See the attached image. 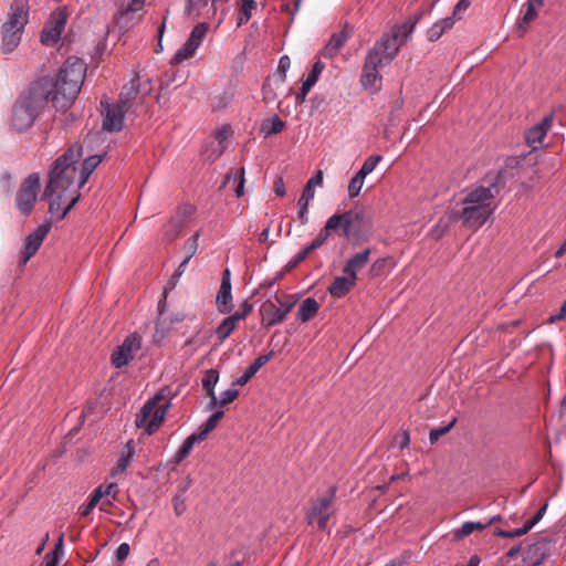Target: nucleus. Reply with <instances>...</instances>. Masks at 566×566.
Listing matches in <instances>:
<instances>
[{
    "label": "nucleus",
    "mask_w": 566,
    "mask_h": 566,
    "mask_svg": "<svg viewBox=\"0 0 566 566\" xmlns=\"http://www.w3.org/2000/svg\"><path fill=\"white\" fill-rule=\"evenodd\" d=\"M85 73V63L72 56L65 61L56 78L42 77L33 82L13 107L12 127L18 132L28 129L49 99L56 111L71 107L81 91Z\"/></svg>",
    "instance_id": "1"
},
{
    "label": "nucleus",
    "mask_w": 566,
    "mask_h": 566,
    "mask_svg": "<svg viewBox=\"0 0 566 566\" xmlns=\"http://www.w3.org/2000/svg\"><path fill=\"white\" fill-rule=\"evenodd\" d=\"M83 155V148L78 144L72 145L63 155L53 163L49 175V181L43 192V199L49 201V211L59 213L63 219L80 199L78 161Z\"/></svg>",
    "instance_id": "2"
},
{
    "label": "nucleus",
    "mask_w": 566,
    "mask_h": 566,
    "mask_svg": "<svg viewBox=\"0 0 566 566\" xmlns=\"http://www.w3.org/2000/svg\"><path fill=\"white\" fill-rule=\"evenodd\" d=\"M419 19L420 17H416L394 25L389 32L382 33L375 42L365 57L359 78L365 90L376 93L381 88L380 70L394 61L399 49L409 40Z\"/></svg>",
    "instance_id": "3"
},
{
    "label": "nucleus",
    "mask_w": 566,
    "mask_h": 566,
    "mask_svg": "<svg viewBox=\"0 0 566 566\" xmlns=\"http://www.w3.org/2000/svg\"><path fill=\"white\" fill-rule=\"evenodd\" d=\"M499 179L500 175H496L488 187L479 186L469 191L462 200L463 209L453 212L451 217L460 219L467 228H481L495 211L494 198L499 192Z\"/></svg>",
    "instance_id": "4"
},
{
    "label": "nucleus",
    "mask_w": 566,
    "mask_h": 566,
    "mask_svg": "<svg viewBox=\"0 0 566 566\" xmlns=\"http://www.w3.org/2000/svg\"><path fill=\"white\" fill-rule=\"evenodd\" d=\"M29 0H13L8 19L2 25V50L12 52L20 43L24 27L29 22Z\"/></svg>",
    "instance_id": "5"
},
{
    "label": "nucleus",
    "mask_w": 566,
    "mask_h": 566,
    "mask_svg": "<svg viewBox=\"0 0 566 566\" xmlns=\"http://www.w3.org/2000/svg\"><path fill=\"white\" fill-rule=\"evenodd\" d=\"M169 408L170 402L158 392L142 407L135 423L138 428L145 429L147 434H151L161 426Z\"/></svg>",
    "instance_id": "6"
},
{
    "label": "nucleus",
    "mask_w": 566,
    "mask_h": 566,
    "mask_svg": "<svg viewBox=\"0 0 566 566\" xmlns=\"http://www.w3.org/2000/svg\"><path fill=\"white\" fill-rule=\"evenodd\" d=\"M295 304L294 295L275 294L273 300H268L260 307L262 324L266 327L281 324Z\"/></svg>",
    "instance_id": "7"
},
{
    "label": "nucleus",
    "mask_w": 566,
    "mask_h": 566,
    "mask_svg": "<svg viewBox=\"0 0 566 566\" xmlns=\"http://www.w3.org/2000/svg\"><path fill=\"white\" fill-rule=\"evenodd\" d=\"M336 488L331 486L327 493L315 500L306 513V520L310 525L316 524L318 530H325L327 522L334 513V500Z\"/></svg>",
    "instance_id": "8"
},
{
    "label": "nucleus",
    "mask_w": 566,
    "mask_h": 566,
    "mask_svg": "<svg viewBox=\"0 0 566 566\" xmlns=\"http://www.w3.org/2000/svg\"><path fill=\"white\" fill-rule=\"evenodd\" d=\"M209 29L210 25L207 22H200L195 25L187 41L176 51L171 57L170 64L178 65L184 61L191 59L206 39Z\"/></svg>",
    "instance_id": "9"
},
{
    "label": "nucleus",
    "mask_w": 566,
    "mask_h": 566,
    "mask_svg": "<svg viewBox=\"0 0 566 566\" xmlns=\"http://www.w3.org/2000/svg\"><path fill=\"white\" fill-rule=\"evenodd\" d=\"M40 189V176L39 174H31L21 184L17 197V208L25 216H28L36 201L38 192Z\"/></svg>",
    "instance_id": "10"
},
{
    "label": "nucleus",
    "mask_w": 566,
    "mask_h": 566,
    "mask_svg": "<svg viewBox=\"0 0 566 566\" xmlns=\"http://www.w3.org/2000/svg\"><path fill=\"white\" fill-rule=\"evenodd\" d=\"M66 21L67 12L65 8L54 10L41 33V42L45 45L55 44L64 30Z\"/></svg>",
    "instance_id": "11"
},
{
    "label": "nucleus",
    "mask_w": 566,
    "mask_h": 566,
    "mask_svg": "<svg viewBox=\"0 0 566 566\" xmlns=\"http://www.w3.org/2000/svg\"><path fill=\"white\" fill-rule=\"evenodd\" d=\"M142 346V338L136 333L128 335L122 345L117 346L113 352L111 360L116 368L126 366L136 354L139 352Z\"/></svg>",
    "instance_id": "12"
},
{
    "label": "nucleus",
    "mask_w": 566,
    "mask_h": 566,
    "mask_svg": "<svg viewBox=\"0 0 566 566\" xmlns=\"http://www.w3.org/2000/svg\"><path fill=\"white\" fill-rule=\"evenodd\" d=\"M101 106L103 108L102 113L104 115L102 123L103 129L109 133L122 130L124 125V116L128 111L126 108H122L119 104L109 105L104 101L101 102Z\"/></svg>",
    "instance_id": "13"
},
{
    "label": "nucleus",
    "mask_w": 566,
    "mask_h": 566,
    "mask_svg": "<svg viewBox=\"0 0 566 566\" xmlns=\"http://www.w3.org/2000/svg\"><path fill=\"white\" fill-rule=\"evenodd\" d=\"M348 221L353 231V239L360 238L371 231L373 222L369 210L355 208L347 211Z\"/></svg>",
    "instance_id": "14"
},
{
    "label": "nucleus",
    "mask_w": 566,
    "mask_h": 566,
    "mask_svg": "<svg viewBox=\"0 0 566 566\" xmlns=\"http://www.w3.org/2000/svg\"><path fill=\"white\" fill-rule=\"evenodd\" d=\"M50 229V223H43L27 237L22 250L21 263L25 264L36 253Z\"/></svg>",
    "instance_id": "15"
},
{
    "label": "nucleus",
    "mask_w": 566,
    "mask_h": 566,
    "mask_svg": "<svg viewBox=\"0 0 566 566\" xmlns=\"http://www.w3.org/2000/svg\"><path fill=\"white\" fill-rule=\"evenodd\" d=\"M231 273L226 269L222 273L221 284L217 293L216 303L218 311L222 314H228L232 311V293H231Z\"/></svg>",
    "instance_id": "16"
},
{
    "label": "nucleus",
    "mask_w": 566,
    "mask_h": 566,
    "mask_svg": "<svg viewBox=\"0 0 566 566\" xmlns=\"http://www.w3.org/2000/svg\"><path fill=\"white\" fill-rule=\"evenodd\" d=\"M553 125V115H547L545 116L541 123L534 125L533 127H531L527 133L525 134V140L527 143V145L530 147H532L533 149H537L547 132L551 129Z\"/></svg>",
    "instance_id": "17"
},
{
    "label": "nucleus",
    "mask_w": 566,
    "mask_h": 566,
    "mask_svg": "<svg viewBox=\"0 0 566 566\" xmlns=\"http://www.w3.org/2000/svg\"><path fill=\"white\" fill-rule=\"evenodd\" d=\"M325 229L329 232H336L346 239H353L350 221H348L347 211L344 213H335L329 217L325 223Z\"/></svg>",
    "instance_id": "18"
},
{
    "label": "nucleus",
    "mask_w": 566,
    "mask_h": 566,
    "mask_svg": "<svg viewBox=\"0 0 566 566\" xmlns=\"http://www.w3.org/2000/svg\"><path fill=\"white\" fill-rule=\"evenodd\" d=\"M138 94L139 86L138 77L136 76L132 78L128 84L123 86L117 104H119L122 108L129 111L138 98Z\"/></svg>",
    "instance_id": "19"
},
{
    "label": "nucleus",
    "mask_w": 566,
    "mask_h": 566,
    "mask_svg": "<svg viewBox=\"0 0 566 566\" xmlns=\"http://www.w3.org/2000/svg\"><path fill=\"white\" fill-rule=\"evenodd\" d=\"M370 256V249H365L356 254H354L346 262L343 273L353 276L357 281V272L360 271L368 263Z\"/></svg>",
    "instance_id": "20"
},
{
    "label": "nucleus",
    "mask_w": 566,
    "mask_h": 566,
    "mask_svg": "<svg viewBox=\"0 0 566 566\" xmlns=\"http://www.w3.org/2000/svg\"><path fill=\"white\" fill-rule=\"evenodd\" d=\"M544 1L545 0H527L523 7V14L517 22L518 30L525 32L526 27L537 18L538 11L544 6Z\"/></svg>",
    "instance_id": "21"
},
{
    "label": "nucleus",
    "mask_w": 566,
    "mask_h": 566,
    "mask_svg": "<svg viewBox=\"0 0 566 566\" xmlns=\"http://www.w3.org/2000/svg\"><path fill=\"white\" fill-rule=\"evenodd\" d=\"M356 284V280L348 274L336 276L328 287V292L334 297L345 296Z\"/></svg>",
    "instance_id": "22"
},
{
    "label": "nucleus",
    "mask_w": 566,
    "mask_h": 566,
    "mask_svg": "<svg viewBox=\"0 0 566 566\" xmlns=\"http://www.w3.org/2000/svg\"><path fill=\"white\" fill-rule=\"evenodd\" d=\"M319 311L318 302L313 297H307L302 301L296 312V319L300 323L311 321Z\"/></svg>",
    "instance_id": "23"
},
{
    "label": "nucleus",
    "mask_w": 566,
    "mask_h": 566,
    "mask_svg": "<svg viewBox=\"0 0 566 566\" xmlns=\"http://www.w3.org/2000/svg\"><path fill=\"white\" fill-rule=\"evenodd\" d=\"M244 168L241 167L235 171H230L224 175L223 180L220 185V189H224L229 184L235 185L234 192L237 197H241L244 193Z\"/></svg>",
    "instance_id": "24"
},
{
    "label": "nucleus",
    "mask_w": 566,
    "mask_h": 566,
    "mask_svg": "<svg viewBox=\"0 0 566 566\" xmlns=\"http://www.w3.org/2000/svg\"><path fill=\"white\" fill-rule=\"evenodd\" d=\"M272 354L273 353L271 352L255 358L244 373L235 379L234 385L244 386L258 373V370L271 359Z\"/></svg>",
    "instance_id": "25"
},
{
    "label": "nucleus",
    "mask_w": 566,
    "mask_h": 566,
    "mask_svg": "<svg viewBox=\"0 0 566 566\" xmlns=\"http://www.w3.org/2000/svg\"><path fill=\"white\" fill-rule=\"evenodd\" d=\"M347 40H348V34L345 31H340L338 33L333 34L331 36L328 43L323 49L322 54L325 57L336 56Z\"/></svg>",
    "instance_id": "26"
},
{
    "label": "nucleus",
    "mask_w": 566,
    "mask_h": 566,
    "mask_svg": "<svg viewBox=\"0 0 566 566\" xmlns=\"http://www.w3.org/2000/svg\"><path fill=\"white\" fill-rule=\"evenodd\" d=\"M453 24H454V19L448 18V17L433 23L427 30V39L431 42L439 40L446 31L450 30L453 27Z\"/></svg>",
    "instance_id": "27"
},
{
    "label": "nucleus",
    "mask_w": 566,
    "mask_h": 566,
    "mask_svg": "<svg viewBox=\"0 0 566 566\" xmlns=\"http://www.w3.org/2000/svg\"><path fill=\"white\" fill-rule=\"evenodd\" d=\"M203 441L202 436L198 433L190 434L182 443V446L178 449L176 454L172 458V462L175 464H179L182 460H185L189 453L191 452L196 442Z\"/></svg>",
    "instance_id": "28"
},
{
    "label": "nucleus",
    "mask_w": 566,
    "mask_h": 566,
    "mask_svg": "<svg viewBox=\"0 0 566 566\" xmlns=\"http://www.w3.org/2000/svg\"><path fill=\"white\" fill-rule=\"evenodd\" d=\"M102 161V156L94 155L87 157L83 164L81 165V168L78 167L80 171V185H85L91 174L94 171V169L99 165Z\"/></svg>",
    "instance_id": "29"
},
{
    "label": "nucleus",
    "mask_w": 566,
    "mask_h": 566,
    "mask_svg": "<svg viewBox=\"0 0 566 566\" xmlns=\"http://www.w3.org/2000/svg\"><path fill=\"white\" fill-rule=\"evenodd\" d=\"M135 453V444L133 440H129L126 446L125 450L122 452L116 467L113 469V474H120L125 472L127 467L129 465L130 459L133 458Z\"/></svg>",
    "instance_id": "30"
},
{
    "label": "nucleus",
    "mask_w": 566,
    "mask_h": 566,
    "mask_svg": "<svg viewBox=\"0 0 566 566\" xmlns=\"http://www.w3.org/2000/svg\"><path fill=\"white\" fill-rule=\"evenodd\" d=\"M63 541L64 533H60L54 551L48 553L39 566H57L59 558L63 555Z\"/></svg>",
    "instance_id": "31"
},
{
    "label": "nucleus",
    "mask_w": 566,
    "mask_h": 566,
    "mask_svg": "<svg viewBox=\"0 0 566 566\" xmlns=\"http://www.w3.org/2000/svg\"><path fill=\"white\" fill-rule=\"evenodd\" d=\"M284 126V122L277 115H273L272 117L263 120L261 125V133L264 136L279 134L283 130Z\"/></svg>",
    "instance_id": "32"
},
{
    "label": "nucleus",
    "mask_w": 566,
    "mask_h": 566,
    "mask_svg": "<svg viewBox=\"0 0 566 566\" xmlns=\"http://www.w3.org/2000/svg\"><path fill=\"white\" fill-rule=\"evenodd\" d=\"M488 528V524L481 522H465L462 526L454 531V538L457 541L469 536L474 531H483Z\"/></svg>",
    "instance_id": "33"
},
{
    "label": "nucleus",
    "mask_w": 566,
    "mask_h": 566,
    "mask_svg": "<svg viewBox=\"0 0 566 566\" xmlns=\"http://www.w3.org/2000/svg\"><path fill=\"white\" fill-rule=\"evenodd\" d=\"M237 324L238 323L232 318V316L226 317L219 324V326L216 328V336H217L219 343H222L230 336V334L235 328Z\"/></svg>",
    "instance_id": "34"
},
{
    "label": "nucleus",
    "mask_w": 566,
    "mask_h": 566,
    "mask_svg": "<svg viewBox=\"0 0 566 566\" xmlns=\"http://www.w3.org/2000/svg\"><path fill=\"white\" fill-rule=\"evenodd\" d=\"M219 380V373L217 369H208L202 377V387L207 392V396H212L214 387Z\"/></svg>",
    "instance_id": "35"
},
{
    "label": "nucleus",
    "mask_w": 566,
    "mask_h": 566,
    "mask_svg": "<svg viewBox=\"0 0 566 566\" xmlns=\"http://www.w3.org/2000/svg\"><path fill=\"white\" fill-rule=\"evenodd\" d=\"M223 415L224 412L222 410L213 412L202 424V427L200 428L201 431L198 434L202 436V439L205 440L207 436L217 427L218 422L222 419Z\"/></svg>",
    "instance_id": "36"
},
{
    "label": "nucleus",
    "mask_w": 566,
    "mask_h": 566,
    "mask_svg": "<svg viewBox=\"0 0 566 566\" xmlns=\"http://www.w3.org/2000/svg\"><path fill=\"white\" fill-rule=\"evenodd\" d=\"M256 8L255 0H242L240 14L238 19V25L247 23L252 17V11Z\"/></svg>",
    "instance_id": "37"
},
{
    "label": "nucleus",
    "mask_w": 566,
    "mask_h": 566,
    "mask_svg": "<svg viewBox=\"0 0 566 566\" xmlns=\"http://www.w3.org/2000/svg\"><path fill=\"white\" fill-rule=\"evenodd\" d=\"M102 500V486L96 488L91 494L90 501L80 507V514L87 516Z\"/></svg>",
    "instance_id": "38"
},
{
    "label": "nucleus",
    "mask_w": 566,
    "mask_h": 566,
    "mask_svg": "<svg viewBox=\"0 0 566 566\" xmlns=\"http://www.w3.org/2000/svg\"><path fill=\"white\" fill-rule=\"evenodd\" d=\"M365 176H361L359 172H357L349 181V185H348V197L350 199L353 198H356L359 193H360V190L364 186V181H365Z\"/></svg>",
    "instance_id": "39"
},
{
    "label": "nucleus",
    "mask_w": 566,
    "mask_h": 566,
    "mask_svg": "<svg viewBox=\"0 0 566 566\" xmlns=\"http://www.w3.org/2000/svg\"><path fill=\"white\" fill-rule=\"evenodd\" d=\"M382 157L380 155H371L364 163L358 172L361 176H368L374 171L376 166L381 161Z\"/></svg>",
    "instance_id": "40"
},
{
    "label": "nucleus",
    "mask_w": 566,
    "mask_h": 566,
    "mask_svg": "<svg viewBox=\"0 0 566 566\" xmlns=\"http://www.w3.org/2000/svg\"><path fill=\"white\" fill-rule=\"evenodd\" d=\"M172 506L177 516L182 515L187 510L185 495L176 493L172 497Z\"/></svg>",
    "instance_id": "41"
},
{
    "label": "nucleus",
    "mask_w": 566,
    "mask_h": 566,
    "mask_svg": "<svg viewBox=\"0 0 566 566\" xmlns=\"http://www.w3.org/2000/svg\"><path fill=\"white\" fill-rule=\"evenodd\" d=\"M324 69H325V64L321 61H316L313 65L311 73L307 75V77L304 81L315 85V83L317 82V80H318L319 75L322 74V72L324 71Z\"/></svg>",
    "instance_id": "42"
},
{
    "label": "nucleus",
    "mask_w": 566,
    "mask_h": 566,
    "mask_svg": "<svg viewBox=\"0 0 566 566\" xmlns=\"http://www.w3.org/2000/svg\"><path fill=\"white\" fill-rule=\"evenodd\" d=\"M454 423H455V419H453L449 424H447L444 427L431 430L429 433L430 442L431 443L437 442L440 437L447 434L451 430V428L453 427Z\"/></svg>",
    "instance_id": "43"
},
{
    "label": "nucleus",
    "mask_w": 566,
    "mask_h": 566,
    "mask_svg": "<svg viewBox=\"0 0 566 566\" xmlns=\"http://www.w3.org/2000/svg\"><path fill=\"white\" fill-rule=\"evenodd\" d=\"M239 395V390L235 388H229L220 394L219 403L226 406L231 403Z\"/></svg>",
    "instance_id": "44"
},
{
    "label": "nucleus",
    "mask_w": 566,
    "mask_h": 566,
    "mask_svg": "<svg viewBox=\"0 0 566 566\" xmlns=\"http://www.w3.org/2000/svg\"><path fill=\"white\" fill-rule=\"evenodd\" d=\"M145 0H130L127 8L120 14V19H126L130 13L137 12L143 9Z\"/></svg>",
    "instance_id": "45"
},
{
    "label": "nucleus",
    "mask_w": 566,
    "mask_h": 566,
    "mask_svg": "<svg viewBox=\"0 0 566 566\" xmlns=\"http://www.w3.org/2000/svg\"><path fill=\"white\" fill-rule=\"evenodd\" d=\"M198 233L193 234L190 239L187 240L185 243V250H186V258H191L195 255L197 248H198Z\"/></svg>",
    "instance_id": "46"
},
{
    "label": "nucleus",
    "mask_w": 566,
    "mask_h": 566,
    "mask_svg": "<svg viewBox=\"0 0 566 566\" xmlns=\"http://www.w3.org/2000/svg\"><path fill=\"white\" fill-rule=\"evenodd\" d=\"M253 311V304L248 303L247 301L242 304V310L235 312L232 316V318L239 323L240 321L244 319L251 312Z\"/></svg>",
    "instance_id": "47"
},
{
    "label": "nucleus",
    "mask_w": 566,
    "mask_h": 566,
    "mask_svg": "<svg viewBox=\"0 0 566 566\" xmlns=\"http://www.w3.org/2000/svg\"><path fill=\"white\" fill-rule=\"evenodd\" d=\"M297 205H298V219L301 220L302 224H306L308 222L307 212H308L310 202L301 201V199H298Z\"/></svg>",
    "instance_id": "48"
},
{
    "label": "nucleus",
    "mask_w": 566,
    "mask_h": 566,
    "mask_svg": "<svg viewBox=\"0 0 566 566\" xmlns=\"http://www.w3.org/2000/svg\"><path fill=\"white\" fill-rule=\"evenodd\" d=\"M470 0H459L453 8L452 17L454 20L460 19V13L465 11L470 7Z\"/></svg>",
    "instance_id": "49"
},
{
    "label": "nucleus",
    "mask_w": 566,
    "mask_h": 566,
    "mask_svg": "<svg viewBox=\"0 0 566 566\" xmlns=\"http://www.w3.org/2000/svg\"><path fill=\"white\" fill-rule=\"evenodd\" d=\"M329 232L325 229V227L318 232L316 238L311 242L316 249L322 247L328 239Z\"/></svg>",
    "instance_id": "50"
},
{
    "label": "nucleus",
    "mask_w": 566,
    "mask_h": 566,
    "mask_svg": "<svg viewBox=\"0 0 566 566\" xmlns=\"http://www.w3.org/2000/svg\"><path fill=\"white\" fill-rule=\"evenodd\" d=\"M129 552H130L129 545L127 543H122L116 549V553H115L116 559L118 562L125 560L127 558V556L129 555Z\"/></svg>",
    "instance_id": "51"
},
{
    "label": "nucleus",
    "mask_w": 566,
    "mask_h": 566,
    "mask_svg": "<svg viewBox=\"0 0 566 566\" xmlns=\"http://www.w3.org/2000/svg\"><path fill=\"white\" fill-rule=\"evenodd\" d=\"M313 86H314L313 84H311L306 81H303L300 92L296 95V101L300 103H303Z\"/></svg>",
    "instance_id": "52"
},
{
    "label": "nucleus",
    "mask_w": 566,
    "mask_h": 566,
    "mask_svg": "<svg viewBox=\"0 0 566 566\" xmlns=\"http://www.w3.org/2000/svg\"><path fill=\"white\" fill-rule=\"evenodd\" d=\"M546 509H547V504L543 505L538 511L537 513L526 522L527 526L530 527V530H532L544 516L545 512H546Z\"/></svg>",
    "instance_id": "53"
},
{
    "label": "nucleus",
    "mask_w": 566,
    "mask_h": 566,
    "mask_svg": "<svg viewBox=\"0 0 566 566\" xmlns=\"http://www.w3.org/2000/svg\"><path fill=\"white\" fill-rule=\"evenodd\" d=\"M291 66V60L287 55H283L280 57L277 70L282 73V78H285V73Z\"/></svg>",
    "instance_id": "54"
},
{
    "label": "nucleus",
    "mask_w": 566,
    "mask_h": 566,
    "mask_svg": "<svg viewBox=\"0 0 566 566\" xmlns=\"http://www.w3.org/2000/svg\"><path fill=\"white\" fill-rule=\"evenodd\" d=\"M448 229V222H444L442 219L439 220L437 226L431 230V234L433 238H440L444 231Z\"/></svg>",
    "instance_id": "55"
},
{
    "label": "nucleus",
    "mask_w": 566,
    "mask_h": 566,
    "mask_svg": "<svg viewBox=\"0 0 566 566\" xmlns=\"http://www.w3.org/2000/svg\"><path fill=\"white\" fill-rule=\"evenodd\" d=\"M102 486V497L105 496V495H112L113 499H115L117 492H118V486H117V483L115 482H112L109 484H107L105 488L103 485Z\"/></svg>",
    "instance_id": "56"
},
{
    "label": "nucleus",
    "mask_w": 566,
    "mask_h": 566,
    "mask_svg": "<svg viewBox=\"0 0 566 566\" xmlns=\"http://www.w3.org/2000/svg\"><path fill=\"white\" fill-rule=\"evenodd\" d=\"M315 196V188L311 187V185H305L302 196L300 197L301 201L310 202Z\"/></svg>",
    "instance_id": "57"
},
{
    "label": "nucleus",
    "mask_w": 566,
    "mask_h": 566,
    "mask_svg": "<svg viewBox=\"0 0 566 566\" xmlns=\"http://www.w3.org/2000/svg\"><path fill=\"white\" fill-rule=\"evenodd\" d=\"M530 527L525 523L522 527L515 528L513 531H507L506 538L520 537L530 532Z\"/></svg>",
    "instance_id": "58"
},
{
    "label": "nucleus",
    "mask_w": 566,
    "mask_h": 566,
    "mask_svg": "<svg viewBox=\"0 0 566 566\" xmlns=\"http://www.w3.org/2000/svg\"><path fill=\"white\" fill-rule=\"evenodd\" d=\"M307 185H311V187H321L323 185V172L322 170H318L313 177L308 179L306 182Z\"/></svg>",
    "instance_id": "59"
},
{
    "label": "nucleus",
    "mask_w": 566,
    "mask_h": 566,
    "mask_svg": "<svg viewBox=\"0 0 566 566\" xmlns=\"http://www.w3.org/2000/svg\"><path fill=\"white\" fill-rule=\"evenodd\" d=\"M165 28H166V19L163 21V23L160 24V27L158 28V43H157V48H156V53H159L163 51V36H164V32H165Z\"/></svg>",
    "instance_id": "60"
},
{
    "label": "nucleus",
    "mask_w": 566,
    "mask_h": 566,
    "mask_svg": "<svg viewBox=\"0 0 566 566\" xmlns=\"http://www.w3.org/2000/svg\"><path fill=\"white\" fill-rule=\"evenodd\" d=\"M386 262H387L386 259L376 260L370 268V272L373 274L377 275L380 272V270L385 266Z\"/></svg>",
    "instance_id": "61"
},
{
    "label": "nucleus",
    "mask_w": 566,
    "mask_h": 566,
    "mask_svg": "<svg viewBox=\"0 0 566 566\" xmlns=\"http://www.w3.org/2000/svg\"><path fill=\"white\" fill-rule=\"evenodd\" d=\"M229 132L230 129L227 127L217 130L216 139L218 140L219 144H222L228 138Z\"/></svg>",
    "instance_id": "62"
},
{
    "label": "nucleus",
    "mask_w": 566,
    "mask_h": 566,
    "mask_svg": "<svg viewBox=\"0 0 566 566\" xmlns=\"http://www.w3.org/2000/svg\"><path fill=\"white\" fill-rule=\"evenodd\" d=\"M274 191L280 197H283L285 195V187L282 178L274 182Z\"/></svg>",
    "instance_id": "63"
},
{
    "label": "nucleus",
    "mask_w": 566,
    "mask_h": 566,
    "mask_svg": "<svg viewBox=\"0 0 566 566\" xmlns=\"http://www.w3.org/2000/svg\"><path fill=\"white\" fill-rule=\"evenodd\" d=\"M191 483H192V481H191V479L188 476L184 483H181V484H179V485H178V488H177V493H178V494H182V495H185V494H186V492L188 491V489L190 488Z\"/></svg>",
    "instance_id": "64"
}]
</instances>
